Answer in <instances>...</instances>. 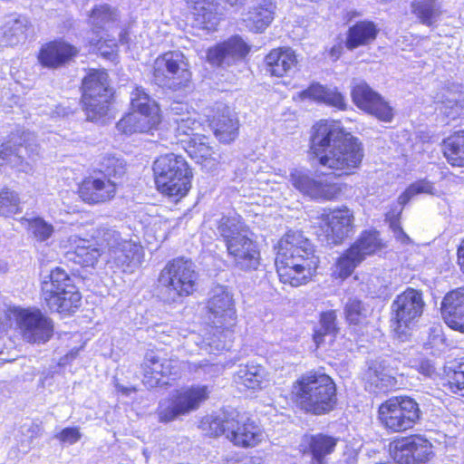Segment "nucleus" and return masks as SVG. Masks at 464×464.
Wrapping results in <instances>:
<instances>
[{
	"mask_svg": "<svg viewBox=\"0 0 464 464\" xmlns=\"http://www.w3.org/2000/svg\"><path fill=\"white\" fill-rule=\"evenodd\" d=\"M20 211V200L17 194L8 188L0 192V215L9 216Z\"/></svg>",
	"mask_w": 464,
	"mask_h": 464,
	"instance_id": "obj_51",
	"label": "nucleus"
},
{
	"mask_svg": "<svg viewBox=\"0 0 464 464\" xmlns=\"http://www.w3.org/2000/svg\"><path fill=\"white\" fill-rule=\"evenodd\" d=\"M378 32L377 25L372 21L357 22L349 28L345 45L349 50L367 45L375 40Z\"/></svg>",
	"mask_w": 464,
	"mask_h": 464,
	"instance_id": "obj_34",
	"label": "nucleus"
},
{
	"mask_svg": "<svg viewBox=\"0 0 464 464\" xmlns=\"http://www.w3.org/2000/svg\"><path fill=\"white\" fill-rule=\"evenodd\" d=\"M78 53V50L67 42L58 40L44 44L40 51L38 59L46 67L62 65Z\"/></svg>",
	"mask_w": 464,
	"mask_h": 464,
	"instance_id": "obj_28",
	"label": "nucleus"
},
{
	"mask_svg": "<svg viewBox=\"0 0 464 464\" xmlns=\"http://www.w3.org/2000/svg\"><path fill=\"white\" fill-rule=\"evenodd\" d=\"M99 39L92 38L90 44L103 57L114 61L117 57V44L115 39H106L104 35H99Z\"/></svg>",
	"mask_w": 464,
	"mask_h": 464,
	"instance_id": "obj_53",
	"label": "nucleus"
},
{
	"mask_svg": "<svg viewBox=\"0 0 464 464\" xmlns=\"http://www.w3.org/2000/svg\"><path fill=\"white\" fill-rule=\"evenodd\" d=\"M197 281L194 263L184 257L169 261L159 276L160 285L169 290H188L196 285Z\"/></svg>",
	"mask_w": 464,
	"mask_h": 464,
	"instance_id": "obj_18",
	"label": "nucleus"
},
{
	"mask_svg": "<svg viewBox=\"0 0 464 464\" xmlns=\"http://www.w3.org/2000/svg\"><path fill=\"white\" fill-rule=\"evenodd\" d=\"M310 148L319 164L337 176L353 173L363 158L358 139L335 121H320L314 125Z\"/></svg>",
	"mask_w": 464,
	"mask_h": 464,
	"instance_id": "obj_1",
	"label": "nucleus"
},
{
	"mask_svg": "<svg viewBox=\"0 0 464 464\" xmlns=\"http://www.w3.org/2000/svg\"><path fill=\"white\" fill-rule=\"evenodd\" d=\"M158 189L171 198H183L191 188L192 173L182 156L174 153L159 157L153 165Z\"/></svg>",
	"mask_w": 464,
	"mask_h": 464,
	"instance_id": "obj_7",
	"label": "nucleus"
},
{
	"mask_svg": "<svg viewBox=\"0 0 464 464\" xmlns=\"http://www.w3.org/2000/svg\"><path fill=\"white\" fill-rule=\"evenodd\" d=\"M208 321L217 333H232L237 324V314L232 295L220 292L214 295L208 304Z\"/></svg>",
	"mask_w": 464,
	"mask_h": 464,
	"instance_id": "obj_19",
	"label": "nucleus"
},
{
	"mask_svg": "<svg viewBox=\"0 0 464 464\" xmlns=\"http://www.w3.org/2000/svg\"><path fill=\"white\" fill-rule=\"evenodd\" d=\"M232 464H259V459L253 457H244L241 459L233 462Z\"/></svg>",
	"mask_w": 464,
	"mask_h": 464,
	"instance_id": "obj_62",
	"label": "nucleus"
},
{
	"mask_svg": "<svg viewBox=\"0 0 464 464\" xmlns=\"http://www.w3.org/2000/svg\"><path fill=\"white\" fill-rule=\"evenodd\" d=\"M276 5L271 0H259L245 14V25L252 32L265 31L275 18Z\"/></svg>",
	"mask_w": 464,
	"mask_h": 464,
	"instance_id": "obj_29",
	"label": "nucleus"
},
{
	"mask_svg": "<svg viewBox=\"0 0 464 464\" xmlns=\"http://www.w3.org/2000/svg\"><path fill=\"white\" fill-rule=\"evenodd\" d=\"M434 187L433 185L426 180L421 179L418 180L412 184H411L405 191L398 198V203L401 206H405L408 202H410L414 197L420 194H434Z\"/></svg>",
	"mask_w": 464,
	"mask_h": 464,
	"instance_id": "obj_48",
	"label": "nucleus"
},
{
	"mask_svg": "<svg viewBox=\"0 0 464 464\" xmlns=\"http://www.w3.org/2000/svg\"><path fill=\"white\" fill-rule=\"evenodd\" d=\"M351 96L353 103L378 120L390 122L393 110L390 104L364 81L354 79L352 82Z\"/></svg>",
	"mask_w": 464,
	"mask_h": 464,
	"instance_id": "obj_17",
	"label": "nucleus"
},
{
	"mask_svg": "<svg viewBox=\"0 0 464 464\" xmlns=\"http://www.w3.org/2000/svg\"><path fill=\"white\" fill-rule=\"evenodd\" d=\"M111 96L107 72L92 70L82 81V103L87 119L92 121H102L109 111Z\"/></svg>",
	"mask_w": 464,
	"mask_h": 464,
	"instance_id": "obj_9",
	"label": "nucleus"
},
{
	"mask_svg": "<svg viewBox=\"0 0 464 464\" xmlns=\"http://www.w3.org/2000/svg\"><path fill=\"white\" fill-rule=\"evenodd\" d=\"M210 392L208 385L200 384L177 390L169 400L160 402L157 409L159 420L170 422L197 411L208 399Z\"/></svg>",
	"mask_w": 464,
	"mask_h": 464,
	"instance_id": "obj_8",
	"label": "nucleus"
},
{
	"mask_svg": "<svg viewBox=\"0 0 464 464\" xmlns=\"http://www.w3.org/2000/svg\"><path fill=\"white\" fill-rule=\"evenodd\" d=\"M44 300L52 311L72 314L82 304L81 292H45Z\"/></svg>",
	"mask_w": 464,
	"mask_h": 464,
	"instance_id": "obj_35",
	"label": "nucleus"
},
{
	"mask_svg": "<svg viewBox=\"0 0 464 464\" xmlns=\"http://www.w3.org/2000/svg\"><path fill=\"white\" fill-rule=\"evenodd\" d=\"M169 121L171 122L176 136L181 141H185L181 137H194L198 135L195 133L200 128L199 121L196 119L195 112L188 111L186 104L174 102L171 105L169 112Z\"/></svg>",
	"mask_w": 464,
	"mask_h": 464,
	"instance_id": "obj_26",
	"label": "nucleus"
},
{
	"mask_svg": "<svg viewBox=\"0 0 464 464\" xmlns=\"http://www.w3.org/2000/svg\"><path fill=\"white\" fill-rule=\"evenodd\" d=\"M441 314L449 327L464 333V292H447L441 303Z\"/></svg>",
	"mask_w": 464,
	"mask_h": 464,
	"instance_id": "obj_27",
	"label": "nucleus"
},
{
	"mask_svg": "<svg viewBox=\"0 0 464 464\" xmlns=\"http://www.w3.org/2000/svg\"><path fill=\"white\" fill-rule=\"evenodd\" d=\"M293 394L297 407L313 415L329 413L337 402L334 382L319 372L301 375L293 385Z\"/></svg>",
	"mask_w": 464,
	"mask_h": 464,
	"instance_id": "obj_4",
	"label": "nucleus"
},
{
	"mask_svg": "<svg viewBox=\"0 0 464 464\" xmlns=\"http://www.w3.org/2000/svg\"><path fill=\"white\" fill-rule=\"evenodd\" d=\"M301 100L310 99L325 103L339 110L346 109L345 97L338 92L337 88L326 87L319 83H314L306 90L298 93Z\"/></svg>",
	"mask_w": 464,
	"mask_h": 464,
	"instance_id": "obj_32",
	"label": "nucleus"
},
{
	"mask_svg": "<svg viewBox=\"0 0 464 464\" xmlns=\"http://www.w3.org/2000/svg\"><path fill=\"white\" fill-rule=\"evenodd\" d=\"M458 264L464 274V240L458 248Z\"/></svg>",
	"mask_w": 464,
	"mask_h": 464,
	"instance_id": "obj_61",
	"label": "nucleus"
},
{
	"mask_svg": "<svg viewBox=\"0 0 464 464\" xmlns=\"http://www.w3.org/2000/svg\"><path fill=\"white\" fill-rule=\"evenodd\" d=\"M382 246L379 234L376 231H365L359 239L350 247L351 253L356 254L362 260L366 256L374 254Z\"/></svg>",
	"mask_w": 464,
	"mask_h": 464,
	"instance_id": "obj_40",
	"label": "nucleus"
},
{
	"mask_svg": "<svg viewBox=\"0 0 464 464\" xmlns=\"http://www.w3.org/2000/svg\"><path fill=\"white\" fill-rule=\"evenodd\" d=\"M305 443L307 446L304 453L312 456L311 464H326V457L334 451L337 439L318 433L306 436Z\"/></svg>",
	"mask_w": 464,
	"mask_h": 464,
	"instance_id": "obj_33",
	"label": "nucleus"
},
{
	"mask_svg": "<svg viewBox=\"0 0 464 464\" xmlns=\"http://www.w3.org/2000/svg\"><path fill=\"white\" fill-rule=\"evenodd\" d=\"M290 184L304 196L316 200H331L341 189L324 173H312L304 168H294L289 173Z\"/></svg>",
	"mask_w": 464,
	"mask_h": 464,
	"instance_id": "obj_12",
	"label": "nucleus"
},
{
	"mask_svg": "<svg viewBox=\"0 0 464 464\" xmlns=\"http://www.w3.org/2000/svg\"><path fill=\"white\" fill-rule=\"evenodd\" d=\"M411 362H412L411 367L425 377L431 378L436 374V367L429 359L421 358L419 361H411Z\"/></svg>",
	"mask_w": 464,
	"mask_h": 464,
	"instance_id": "obj_57",
	"label": "nucleus"
},
{
	"mask_svg": "<svg viewBox=\"0 0 464 464\" xmlns=\"http://www.w3.org/2000/svg\"><path fill=\"white\" fill-rule=\"evenodd\" d=\"M79 278L70 276L63 269L55 268L44 277L41 290H66L68 287H77L75 281Z\"/></svg>",
	"mask_w": 464,
	"mask_h": 464,
	"instance_id": "obj_41",
	"label": "nucleus"
},
{
	"mask_svg": "<svg viewBox=\"0 0 464 464\" xmlns=\"http://www.w3.org/2000/svg\"><path fill=\"white\" fill-rule=\"evenodd\" d=\"M345 316L350 324L359 325L366 317V309L361 301L349 299L345 304Z\"/></svg>",
	"mask_w": 464,
	"mask_h": 464,
	"instance_id": "obj_52",
	"label": "nucleus"
},
{
	"mask_svg": "<svg viewBox=\"0 0 464 464\" xmlns=\"http://www.w3.org/2000/svg\"><path fill=\"white\" fill-rule=\"evenodd\" d=\"M449 386L452 392L464 396V360L455 366Z\"/></svg>",
	"mask_w": 464,
	"mask_h": 464,
	"instance_id": "obj_54",
	"label": "nucleus"
},
{
	"mask_svg": "<svg viewBox=\"0 0 464 464\" xmlns=\"http://www.w3.org/2000/svg\"><path fill=\"white\" fill-rule=\"evenodd\" d=\"M379 420L389 430L404 431L420 420L421 411L419 404L410 397H393L379 407Z\"/></svg>",
	"mask_w": 464,
	"mask_h": 464,
	"instance_id": "obj_11",
	"label": "nucleus"
},
{
	"mask_svg": "<svg viewBox=\"0 0 464 464\" xmlns=\"http://www.w3.org/2000/svg\"><path fill=\"white\" fill-rule=\"evenodd\" d=\"M431 455L430 442L420 436H411L398 440L392 452V458L397 464H423Z\"/></svg>",
	"mask_w": 464,
	"mask_h": 464,
	"instance_id": "obj_21",
	"label": "nucleus"
},
{
	"mask_svg": "<svg viewBox=\"0 0 464 464\" xmlns=\"http://www.w3.org/2000/svg\"><path fill=\"white\" fill-rule=\"evenodd\" d=\"M362 261L356 254L351 253V248H349L338 258L335 266L333 267L332 276L336 280H344L352 275L354 268Z\"/></svg>",
	"mask_w": 464,
	"mask_h": 464,
	"instance_id": "obj_43",
	"label": "nucleus"
},
{
	"mask_svg": "<svg viewBox=\"0 0 464 464\" xmlns=\"http://www.w3.org/2000/svg\"><path fill=\"white\" fill-rule=\"evenodd\" d=\"M424 302L420 292H402L392 304L395 313V320L392 323V330L395 337L405 342L411 334L415 320L423 311Z\"/></svg>",
	"mask_w": 464,
	"mask_h": 464,
	"instance_id": "obj_14",
	"label": "nucleus"
},
{
	"mask_svg": "<svg viewBox=\"0 0 464 464\" xmlns=\"http://www.w3.org/2000/svg\"><path fill=\"white\" fill-rule=\"evenodd\" d=\"M193 10L195 25L208 32L215 31L220 17L217 12L218 5L215 0H185Z\"/></svg>",
	"mask_w": 464,
	"mask_h": 464,
	"instance_id": "obj_31",
	"label": "nucleus"
},
{
	"mask_svg": "<svg viewBox=\"0 0 464 464\" xmlns=\"http://www.w3.org/2000/svg\"><path fill=\"white\" fill-rule=\"evenodd\" d=\"M265 369L258 364H246L240 366L237 375L240 382L249 389L260 387L265 378Z\"/></svg>",
	"mask_w": 464,
	"mask_h": 464,
	"instance_id": "obj_45",
	"label": "nucleus"
},
{
	"mask_svg": "<svg viewBox=\"0 0 464 464\" xmlns=\"http://www.w3.org/2000/svg\"><path fill=\"white\" fill-rule=\"evenodd\" d=\"M250 48L239 36H234L224 43L209 48L207 59L212 65L220 67L230 66L245 58Z\"/></svg>",
	"mask_w": 464,
	"mask_h": 464,
	"instance_id": "obj_22",
	"label": "nucleus"
},
{
	"mask_svg": "<svg viewBox=\"0 0 464 464\" xmlns=\"http://www.w3.org/2000/svg\"><path fill=\"white\" fill-rule=\"evenodd\" d=\"M130 104L133 111L152 112V108L160 111L157 102L141 87H136L131 92Z\"/></svg>",
	"mask_w": 464,
	"mask_h": 464,
	"instance_id": "obj_47",
	"label": "nucleus"
},
{
	"mask_svg": "<svg viewBox=\"0 0 464 464\" xmlns=\"http://www.w3.org/2000/svg\"><path fill=\"white\" fill-rule=\"evenodd\" d=\"M28 229L38 242H44L48 240L54 232L53 225L46 222L42 218L29 219Z\"/></svg>",
	"mask_w": 464,
	"mask_h": 464,
	"instance_id": "obj_49",
	"label": "nucleus"
},
{
	"mask_svg": "<svg viewBox=\"0 0 464 464\" xmlns=\"http://www.w3.org/2000/svg\"><path fill=\"white\" fill-rule=\"evenodd\" d=\"M462 100L448 99L445 102V113L452 119L460 116L463 111Z\"/></svg>",
	"mask_w": 464,
	"mask_h": 464,
	"instance_id": "obj_58",
	"label": "nucleus"
},
{
	"mask_svg": "<svg viewBox=\"0 0 464 464\" xmlns=\"http://www.w3.org/2000/svg\"><path fill=\"white\" fill-rule=\"evenodd\" d=\"M143 384L149 389L170 385L169 376L178 375L177 362L161 358L157 353H146L143 363Z\"/></svg>",
	"mask_w": 464,
	"mask_h": 464,
	"instance_id": "obj_20",
	"label": "nucleus"
},
{
	"mask_svg": "<svg viewBox=\"0 0 464 464\" xmlns=\"http://www.w3.org/2000/svg\"><path fill=\"white\" fill-rule=\"evenodd\" d=\"M60 442L72 445L78 442L82 438V433L78 427H67L54 435Z\"/></svg>",
	"mask_w": 464,
	"mask_h": 464,
	"instance_id": "obj_56",
	"label": "nucleus"
},
{
	"mask_svg": "<svg viewBox=\"0 0 464 464\" xmlns=\"http://www.w3.org/2000/svg\"><path fill=\"white\" fill-rule=\"evenodd\" d=\"M29 21L24 16H11L0 27V44L15 45L27 37Z\"/></svg>",
	"mask_w": 464,
	"mask_h": 464,
	"instance_id": "obj_36",
	"label": "nucleus"
},
{
	"mask_svg": "<svg viewBox=\"0 0 464 464\" xmlns=\"http://www.w3.org/2000/svg\"><path fill=\"white\" fill-rule=\"evenodd\" d=\"M214 134L220 142L229 143L237 136L238 121L231 110L223 103H218L208 114Z\"/></svg>",
	"mask_w": 464,
	"mask_h": 464,
	"instance_id": "obj_23",
	"label": "nucleus"
},
{
	"mask_svg": "<svg viewBox=\"0 0 464 464\" xmlns=\"http://www.w3.org/2000/svg\"><path fill=\"white\" fill-rule=\"evenodd\" d=\"M443 154L451 166H464V130L456 131L443 140Z\"/></svg>",
	"mask_w": 464,
	"mask_h": 464,
	"instance_id": "obj_39",
	"label": "nucleus"
},
{
	"mask_svg": "<svg viewBox=\"0 0 464 464\" xmlns=\"http://www.w3.org/2000/svg\"><path fill=\"white\" fill-rule=\"evenodd\" d=\"M218 232L237 267L241 270L257 268L260 253L256 243L251 238L252 233L240 216L222 217L218 224Z\"/></svg>",
	"mask_w": 464,
	"mask_h": 464,
	"instance_id": "obj_5",
	"label": "nucleus"
},
{
	"mask_svg": "<svg viewBox=\"0 0 464 464\" xmlns=\"http://www.w3.org/2000/svg\"><path fill=\"white\" fill-rule=\"evenodd\" d=\"M341 46H334L330 51L331 58H333L334 60L338 59L341 53Z\"/></svg>",
	"mask_w": 464,
	"mask_h": 464,
	"instance_id": "obj_63",
	"label": "nucleus"
},
{
	"mask_svg": "<svg viewBox=\"0 0 464 464\" xmlns=\"http://www.w3.org/2000/svg\"><path fill=\"white\" fill-rule=\"evenodd\" d=\"M191 158L195 159L198 163L213 159L215 154L213 147L210 146L208 138L204 135H194L190 137L187 149Z\"/></svg>",
	"mask_w": 464,
	"mask_h": 464,
	"instance_id": "obj_42",
	"label": "nucleus"
},
{
	"mask_svg": "<svg viewBox=\"0 0 464 464\" xmlns=\"http://www.w3.org/2000/svg\"><path fill=\"white\" fill-rule=\"evenodd\" d=\"M116 127L117 130L123 134L130 135L133 133H140L136 113L133 111L122 117L117 123Z\"/></svg>",
	"mask_w": 464,
	"mask_h": 464,
	"instance_id": "obj_55",
	"label": "nucleus"
},
{
	"mask_svg": "<svg viewBox=\"0 0 464 464\" xmlns=\"http://www.w3.org/2000/svg\"><path fill=\"white\" fill-rule=\"evenodd\" d=\"M391 227L392 228L394 237L398 241H400L402 244H409L411 242V238L402 230L399 224H397L396 222H392Z\"/></svg>",
	"mask_w": 464,
	"mask_h": 464,
	"instance_id": "obj_60",
	"label": "nucleus"
},
{
	"mask_svg": "<svg viewBox=\"0 0 464 464\" xmlns=\"http://www.w3.org/2000/svg\"><path fill=\"white\" fill-rule=\"evenodd\" d=\"M208 425L211 435H223L237 446L255 447L263 440L261 428L246 414L236 410L223 411L211 416Z\"/></svg>",
	"mask_w": 464,
	"mask_h": 464,
	"instance_id": "obj_6",
	"label": "nucleus"
},
{
	"mask_svg": "<svg viewBox=\"0 0 464 464\" xmlns=\"http://www.w3.org/2000/svg\"><path fill=\"white\" fill-rule=\"evenodd\" d=\"M14 316L24 341L30 343H45L53 334V321L39 309H14Z\"/></svg>",
	"mask_w": 464,
	"mask_h": 464,
	"instance_id": "obj_15",
	"label": "nucleus"
},
{
	"mask_svg": "<svg viewBox=\"0 0 464 464\" xmlns=\"http://www.w3.org/2000/svg\"><path fill=\"white\" fill-rule=\"evenodd\" d=\"M336 313L334 310L321 314L320 326L314 329V341L318 347L324 341V336L331 335L334 338L338 333L336 324Z\"/></svg>",
	"mask_w": 464,
	"mask_h": 464,
	"instance_id": "obj_44",
	"label": "nucleus"
},
{
	"mask_svg": "<svg viewBox=\"0 0 464 464\" xmlns=\"http://www.w3.org/2000/svg\"><path fill=\"white\" fill-rule=\"evenodd\" d=\"M136 113L138 128H140V133L151 132L153 130H157L160 124L161 116L160 111H155L152 108V112L147 111H133Z\"/></svg>",
	"mask_w": 464,
	"mask_h": 464,
	"instance_id": "obj_50",
	"label": "nucleus"
},
{
	"mask_svg": "<svg viewBox=\"0 0 464 464\" xmlns=\"http://www.w3.org/2000/svg\"><path fill=\"white\" fill-rule=\"evenodd\" d=\"M17 143L14 139L0 144V160L10 164L17 171L30 174L34 171L35 157L39 153L38 145L30 132H24Z\"/></svg>",
	"mask_w": 464,
	"mask_h": 464,
	"instance_id": "obj_16",
	"label": "nucleus"
},
{
	"mask_svg": "<svg viewBox=\"0 0 464 464\" xmlns=\"http://www.w3.org/2000/svg\"><path fill=\"white\" fill-rule=\"evenodd\" d=\"M276 248L275 262L280 281L291 287L305 285L319 264L312 242L300 231H288Z\"/></svg>",
	"mask_w": 464,
	"mask_h": 464,
	"instance_id": "obj_3",
	"label": "nucleus"
},
{
	"mask_svg": "<svg viewBox=\"0 0 464 464\" xmlns=\"http://www.w3.org/2000/svg\"><path fill=\"white\" fill-rule=\"evenodd\" d=\"M92 237L95 245L87 239L73 238L75 262L83 266H93L100 256L107 265L124 273H132L143 262V247L109 227H98Z\"/></svg>",
	"mask_w": 464,
	"mask_h": 464,
	"instance_id": "obj_2",
	"label": "nucleus"
},
{
	"mask_svg": "<svg viewBox=\"0 0 464 464\" xmlns=\"http://www.w3.org/2000/svg\"><path fill=\"white\" fill-rule=\"evenodd\" d=\"M23 432L30 439L29 445L24 450L25 452L30 449V443L34 439L39 438L43 434V428L35 423H32L29 426L23 427Z\"/></svg>",
	"mask_w": 464,
	"mask_h": 464,
	"instance_id": "obj_59",
	"label": "nucleus"
},
{
	"mask_svg": "<svg viewBox=\"0 0 464 464\" xmlns=\"http://www.w3.org/2000/svg\"><path fill=\"white\" fill-rule=\"evenodd\" d=\"M90 24L93 26L94 34L100 35L101 30L104 32L118 31L119 41L128 43V32L119 28L118 14L108 5L95 6L90 14ZM114 32H112V34Z\"/></svg>",
	"mask_w": 464,
	"mask_h": 464,
	"instance_id": "obj_25",
	"label": "nucleus"
},
{
	"mask_svg": "<svg viewBox=\"0 0 464 464\" xmlns=\"http://www.w3.org/2000/svg\"><path fill=\"white\" fill-rule=\"evenodd\" d=\"M71 111H69L67 109L63 108V107H57L56 108V111H55V113L57 114V116L59 117H65V116H68V114L70 113Z\"/></svg>",
	"mask_w": 464,
	"mask_h": 464,
	"instance_id": "obj_64",
	"label": "nucleus"
},
{
	"mask_svg": "<svg viewBox=\"0 0 464 464\" xmlns=\"http://www.w3.org/2000/svg\"><path fill=\"white\" fill-rule=\"evenodd\" d=\"M156 84L178 91L186 89L191 82V72L185 55L178 51L159 56L153 63Z\"/></svg>",
	"mask_w": 464,
	"mask_h": 464,
	"instance_id": "obj_10",
	"label": "nucleus"
},
{
	"mask_svg": "<svg viewBox=\"0 0 464 464\" xmlns=\"http://www.w3.org/2000/svg\"><path fill=\"white\" fill-rule=\"evenodd\" d=\"M79 196L88 204L104 203L114 198L116 184L106 177L85 178L79 186Z\"/></svg>",
	"mask_w": 464,
	"mask_h": 464,
	"instance_id": "obj_24",
	"label": "nucleus"
},
{
	"mask_svg": "<svg viewBox=\"0 0 464 464\" xmlns=\"http://www.w3.org/2000/svg\"><path fill=\"white\" fill-rule=\"evenodd\" d=\"M318 219L316 235L324 244L339 245L353 233V213L346 207L324 210Z\"/></svg>",
	"mask_w": 464,
	"mask_h": 464,
	"instance_id": "obj_13",
	"label": "nucleus"
},
{
	"mask_svg": "<svg viewBox=\"0 0 464 464\" xmlns=\"http://www.w3.org/2000/svg\"><path fill=\"white\" fill-rule=\"evenodd\" d=\"M101 171L109 178L120 179L126 172V163L114 154L106 153L100 160Z\"/></svg>",
	"mask_w": 464,
	"mask_h": 464,
	"instance_id": "obj_46",
	"label": "nucleus"
},
{
	"mask_svg": "<svg viewBox=\"0 0 464 464\" xmlns=\"http://www.w3.org/2000/svg\"><path fill=\"white\" fill-rule=\"evenodd\" d=\"M367 386L373 392H385L394 383V378L386 370L384 362H372L365 373Z\"/></svg>",
	"mask_w": 464,
	"mask_h": 464,
	"instance_id": "obj_37",
	"label": "nucleus"
},
{
	"mask_svg": "<svg viewBox=\"0 0 464 464\" xmlns=\"http://www.w3.org/2000/svg\"><path fill=\"white\" fill-rule=\"evenodd\" d=\"M411 13L424 25L433 26L442 14L441 3L439 0H413Z\"/></svg>",
	"mask_w": 464,
	"mask_h": 464,
	"instance_id": "obj_38",
	"label": "nucleus"
},
{
	"mask_svg": "<svg viewBox=\"0 0 464 464\" xmlns=\"http://www.w3.org/2000/svg\"><path fill=\"white\" fill-rule=\"evenodd\" d=\"M296 64V55L291 48L273 49L265 57V70L271 76L287 75L295 68Z\"/></svg>",
	"mask_w": 464,
	"mask_h": 464,
	"instance_id": "obj_30",
	"label": "nucleus"
}]
</instances>
